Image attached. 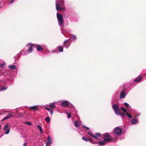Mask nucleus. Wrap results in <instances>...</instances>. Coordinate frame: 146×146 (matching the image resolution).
Segmentation results:
<instances>
[{
	"label": "nucleus",
	"mask_w": 146,
	"mask_h": 146,
	"mask_svg": "<svg viewBox=\"0 0 146 146\" xmlns=\"http://www.w3.org/2000/svg\"><path fill=\"white\" fill-rule=\"evenodd\" d=\"M56 9L57 11H64L65 10L64 0H56Z\"/></svg>",
	"instance_id": "1"
},
{
	"label": "nucleus",
	"mask_w": 146,
	"mask_h": 146,
	"mask_svg": "<svg viewBox=\"0 0 146 146\" xmlns=\"http://www.w3.org/2000/svg\"><path fill=\"white\" fill-rule=\"evenodd\" d=\"M104 140L106 142L108 143L111 141H115L117 139L115 137L113 136V134L110 136L108 133H106L104 134Z\"/></svg>",
	"instance_id": "2"
},
{
	"label": "nucleus",
	"mask_w": 146,
	"mask_h": 146,
	"mask_svg": "<svg viewBox=\"0 0 146 146\" xmlns=\"http://www.w3.org/2000/svg\"><path fill=\"white\" fill-rule=\"evenodd\" d=\"M57 17L59 25L61 27V29H62L64 24L63 17L62 15L59 14L57 12Z\"/></svg>",
	"instance_id": "3"
},
{
	"label": "nucleus",
	"mask_w": 146,
	"mask_h": 146,
	"mask_svg": "<svg viewBox=\"0 0 146 146\" xmlns=\"http://www.w3.org/2000/svg\"><path fill=\"white\" fill-rule=\"evenodd\" d=\"M122 131H123L121 128L119 127H117L114 129V132L115 134H113V135L114 137H115L117 139V137L115 135H121L122 134Z\"/></svg>",
	"instance_id": "4"
},
{
	"label": "nucleus",
	"mask_w": 146,
	"mask_h": 146,
	"mask_svg": "<svg viewBox=\"0 0 146 146\" xmlns=\"http://www.w3.org/2000/svg\"><path fill=\"white\" fill-rule=\"evenodd\" d=\"M88 133L94 139H98V137H100L101 135L100 133H96L94 134L92 132H88Z\"/></svg>",
	"instance_id": "5"
},
{
	"label": "nucleus",
	"mask_w": 146,
	"mask_h": 146,
	"mask_svg": "<svg viewBox=\"0 0 146 146\" xmlns=\"http://www.w3.org/2000/svg\"><path fill=\"white\" fill-rule=\"evenodd\" d=\"M10 125H9V123H7L4 127V130H7L6 131L5 134H8L10 132V129L9 128Z\"/></svg>",
	"instance_id": "6"
},
{
	"label": "nucleus",
	"mask_w": 146,
	"mask_h": 146,
	"mask_svg": "<svg viewBox=\"0 0 146 146\" xmlns=\"http://www.w3.org/2000/svg\"><path fill=\"white\" fill-rule=\"evenodd\" d=\"M70 104V103L69 101L66 100L62 103L61 105L64 107H67Z\"/></svg>",
	"instance_id": "7"
},
{
	"label": "nucleus",
	"mask_w": 146,
	"mask_h": 146,
	"mask_svg": "<svg viewBox=\"0 0 146 146\" xmlns=\"http://www.w3.org/2000/svg\"><path fill=\"white\" fill-rule=\"evenodd\" d=\"M68 40L69 39L67 40L64 42V46L67 48H68L70 45V44L69 43Z\"/></svg>",
	"instance_id": "8"
},
{
	"label": "nucleus",
	"mask_w": 146,
	"mask_h": 146,
	"mask_svg": "<svg viewBox=\"0 0 146 146\" xmlns=\"http://www.w3.org/2000/svg\"><path fill=\"white\" fill-rule=\"evenodd\" d=\"M126 95V94L125 91L123 90L120 92L119 98L120 99L124 98H125Z\"/></svg>",
	"instance_id": "9"
},
{
	"label": "nucleus",
	"mask_w": 146,
	"mask_h": 146,
	"mask_svg": "<svg viewBox=\"0 0 146 146\" xmlns=\"http://www.w3.org/2000/svg\"><path fill=\"white\" fill-rule=\"evenodd\" d=\"M47 142L46 143V146L48 145V144H51L52 143V139L50 136H48L47 139Z\"/></svg>",
	"instance_id": "10"
},
{
	"label": "nucleus",
	"mask_w": 146,
	"mask_h": 146,
	"mask_svg": "<svg viewBox=\"0 0 146 146\" xmlns=\"http://www.w3.org/2000/svg\"><path fill=\"white\" fill-rule=\"evenodd\" d=\"M143 77L141 76H139L135 79L133 81L135 82H139L141 80Z\"/></svg>",
	"instance_id": "11"
},
{
	"label": "nucleus",
	"mask_w": 146,
	"mask_h": 146,
	"mask_svg": "<svg viewBox=\"0 0 146 146\" xmlns=\"http://www.w3.org/2000/svg\"><path fill=\"white\" fill-rule=\"evenodd\" d=\"M113 100H112L111 104L112 105V108L113 110H117V109L119 108V107L118 105L114 104H113Z\"/></svg>",
	"instance_id": "12"
},
{
	"label": "nucleus",
	"mask_w": 146,
	"mask_h": 146,
	"mask_svg": "<svg viewBox=\"0 0 146 146\" xmlns=\"http://www.w3.org/2000/svg\"><path fill=\"white\" fill-rule=\"evenodd\" d=\"M35 47L36 48L37 51H41L43 49V48L38 44H35Z\"/></svg>",
	"instance_id": "13"
},
{
	"label": "nucleus",
	"mask_w": 146,
	"mask_h": 146,
	"mask_svg": "<svg viewBox=\"0 0 146 146\" xmlns=\"http://www.w3.org/2000/svg\"><path fill=\"white\" fill-rule=\"evenodd\" d=\"M33 49L32 47H29V49H28V50H27L26 51V53H27L26 54H25V53H24L23 55H26L30 53L31 52L33 51Z\"/></svg>",
	"instance_id": "14"
},
{
	"label": "nucleus",
	"mask_w": 146,
	"mask_h": 146,
	"mask_svg": "<svg viewBox=\"0 0 146 146\" xmlns=\"http://www.w3.org/2000/svg\"><path fill=\"white\" fill-rule=\"evenodd\" d=\"M131 124H134V125L138 123V120L136 118H133L131 119Z\"/></svg>",
	"instance_id": "15"
},
{
	"label": "nucleus",
	"mask_w": 146,
	"mask_h": 146,
	"mask_svg": "<svg viewBox=\"0 0 146 146\" xmlns=\"http://www.w3.org/2000/svg\"><path fill=\"white\" fill-rule=\"evenodd\" d=\"M13 116V115L11 114H9L6 117H5L2 120V121H3L5 120L9 119Z\"/></svg>",
	"instance_id": "16"
},
{
	"label": "nucleus",
	"mask_w": 146,
	"mask_h": 146,
	"mask_svg": "<svg viewBox=\"0 0 146 146\" xmlns=\"http://www.w3.org/2000/svg\"><path fill=\"white\" fill-rule=\"evenodd\" d=\"M56 103V102H53L52 103H50L49 104V107L54 109L55 108L56 106L55 105V104Z\"/></svg>",
	"instance_id": "17"
},
{
	"label": "nucleus",
	"mask_w": 146,
	"mask_h": 146,
	"mask_svg": "<svg viewBox=\"0 0 146 146\" xmlns=\"http://www.w3.org/2000/svg\"><path fill=\"white\" fill-rule=\"evenodd\" d=\"M106 142L104 140L99 141L98 143L100 145H104L106 144Z\"/></svg>",
	"instance_id": "18"
},
{
	"label": "nucleus",
	"mask_w": 146,
	"mask_h": 146,
	"mask_svg": "<svg viewBox=\"0 0 146 146\" xmlns=\"http://www.w3.org/2000/svg\"><path fill=\"white\" fill-rule=\"evenodd\" d=\"M8 68L10 69L15 70L17 69V67L16 66L12 65L9 66L8 67Z\"/></svg>",
	"instance_id": "19"
},
{
	"label": "nucleus",
	"mask_w": 146,
	"mask_h": 146,
	"mask_svg": "<svg viewBox=\"0 0 146 146\" xmlns=\"http://www.w3.org/2000/svg\"><path fill=\"white\" fill-rule=\"evenodd\" d=\"M44 108L48 110L51 115L53 114V111L51 109L47 107H45Z\"/></svg>",
	"instance_id": "20"
},
{
	"label": "nucleus",
	"mask_w": 146,
	"mask_h": 146,
	"mask_svg": "<svg viewBox=\"0 0 146 146\" xmlns=\"http://www.w3.org/2000/svg\"><path fill=\"white\" fill-rule=\"evenodd\" d=\"M31 106L29 107V108L30 109H32L34 111L38 109V108L37 107V106Z\"/></svg>",
	"instance_id": "21"
},
{
	"label": "nucleus",
	"mask_w": 146,
	"mask_h": 146,
	"mask_svg": "<svg viewBox=\"0 0 146 146\" xmlns=\"http://www.w3.org/2000/svg\"><path fill=\"white\" fill-rule=\"evenodd\" d=\"M114 112L116 114L118 115L120 114L121 113V110L119 108L117 109V110H114Z\"/></svg>",
	"instance_id": "22"
},
{
	"label": "nucleus",
	"mask_w": 146,
	"mask_h": 146,
	"mask_svg": "<svg viewBox=\"0 0 146 146\" xmlns=\"http://www.w3.org/2000/svg\"><path fill=\"white\" fill-rule=\"evenodd\" d=\"M141 115V113L140 112H135L134 113V115L136 118H137L138 117L140 116Z\"/></svg>",
	"instance_id": "23"
},
{
	"label": "nucleus",
	"mask_w": 146,
	"mask_h": 146,
	"mask_svg": "<svg viewBox=\"0 0 146 146\" xmlns=\"http://www.w3.org/2000/svg\"><path fill=\"white\" fill-rule=\"evenodd\" d=\"M70 40L71 41H75L76 39V36L74 35H72V36L70 37Z\"/></svg>",
	"instance_id": "24"
},
{
	"label": "nucleus",
	"mask_w": 146,
	"mask_h": 146,
	"mask_svg": "<svg viewBox=\"0 0 146 146\" xmlns=\"http://www.w3.org/2000/svg\"><path fill=\"white\" fill-rule=\"evenodd\" d=\"M74 125L76 126V127L78 128L80 125V124L79 122L78 121H76L74 123Z\"/></svg>",
	"instance_id": "25"
},
{
	"label": "nucleus",
	"mask_w": 146,
	"mask_h": 146,
	"mask_svg": "<svg viewBox=\"0 0 146 146\" xmlns=\"http://www.w3.org/2000/svg\"><path fill=\"white\" fill-rule=\"evenodd\" d=\"M82 139L83 140H84L86 141H89V140L90 139H88L87 137H82Z\"/></svg>",
	"instance_id": "26"
},
{
	"label": "nucleus",
	"mask_w": 146,
	"mask_h": 146,
	"mask_svg": "<svg viewBox=\"0 0 146 146\" xmlns=\"http://www.w3.org/2000/svg\"><path fill=\"white\" fill-rule=\"evenodd\" d=\"M45 120L47 122V123H50V119L49 116H47L45 119Z\"/></svg>",
	"instance_id": "27"
},
{
	"label": "nucleus",
	"mask_w": 146,
	"mask_h": 146,
	"mask_svg": "<svg viewBox=\"0 0 146 146\" xmlns=\"http://www.w3.org/2000/svg\"><path fill=\"white\" fill-rule=\"evenodd\" d=\"M7 88V87H0V91H4L6 90Z\"/></svg>",
	"instance_id": "28"
},
{
	"label": "nucleus",
	"mask_w": 146,
	"mask_h": 146,
	"mask_svg": "<svg viewBox=\"0 0 146 146\" xmlns=\"http://www.w3.org/2000/svg\"><path fill=\"white\" fill-rule=\"evenodd\" d=\"M58 49L60 52H62L63 51V48L60 46H58L57 47Z\"/></svg>",
	"instance_id": "29"
},
{
	"label": "nucleus",
	"mask_w": 146,
	"mask_h": 146,
	"mask_svg": "<svg viewBox=\"0 0 146 146\" xmlns=\"http://www.w3.org/2000/svg\"><path fill=\"white\" fill-rule=\"evenodd\" d=\"M37 127H38V128L40 130V132L42 133H43V131L41 127H40V125H37Z\"/></svg>",
	"instance_id": "30"
},
{
	"label": "nucleus",
	"mask_w": 146,
	"mask_h": 146,
	"mask_svg": "<svg viewBox=\"0 0 146 146\" xmlns=\"http://www.w3.org/2000/svg\"><path fill=\"white\" fill-rule=\"evenodd\" d=\"M126 116H127L128 117L130 118H131L132 117V116L131 115L128 113L127 112L126 114Z\"/></svg>",
	"instance_id": "31"
},
{
	"label": "nucleus",
	"mask_w": 146,
	"mask_h": 146,
	"mask_svg": "<svg viewBox=\"0 0 146 146\" xmlns=\"http://www.w3.org/2000/svg\"><path fill=\"white\" fill-rule=\"evenodd\" d=\"M35 44H34L31 43H29L28 44H27L26 46H32L33 47H35Z\"/></svg>",
	"instance_id": "32"
},
{
	"label": "nucleus",
	"mask_w": 146,
	"mask_h": 146,
	"mask_svg": "<svg viewBox=\"0 0 146 146\" xmlns=\"http://www.w3.org/2000/svg\"><path fill=\"white\" fill-rule=\"evenodd\" d=\"M127 112L126 111L125 112H123L121 114V115L122 117H123L124 116L126 115V114L127 113Z\"/></svg>",
	"instance_id": "33"
},
{
	"label": "nucleus",
	"mask_w": 146,
	"mask_h": 146,
	"mask_svg": "<svg viewBox=\"0 0 146 146\" xmlns=\"http://www.w3.org/2000/svg\"><path fill=\"white\" fill-rule=\"evenodd\" d=\"M89 141L90 143L93 144H96L97 143L96 142H95L93 140L91 139H90V140H89Z\"/></svg>",
	"instance_id": "34"
},
{
	"label": "nucleus",
	"mask_w": 146,
	"mask_h": 146,
	"mask_svg": "<svg viewBox=\"0 0 146 146\" xmlns=\"http://www.w3.org/2000/svg\"><path fill=\"white\" fill-rule=\"evenodd\" d=\"M5 65V63L4 62L3 64H0V68H3L4 67Z\"/></svg>",
	"instance_id": "35"
},
{
	"label": "nucleus",
	"mask_w": 146,
	"mask_h": 146,
	"mask_svg": "<svg viewBox=\"0 0 146 146\" xmlns=\"http://www.w3.org/2000/svg\"><path fill=\"white\" fill-rule=\"evenodd\" d=\"M121 110L123 112H125L127 111L126 110V109H125L124 108H123V107H121Z\"/></svg>",
	"instance_id": "36"
},
{
	"label": "nucleus",
	"mask_w": 146,
	"mask_h": 146,
	"mask_svg": "<svg viewBox=\"0 0 146 146\" xmlns=\"http://www.w3.org/2000/svg\"><path fill=\"white\" fill-rule=\"evenodd\" d=\"M15 0H9V4H11L14 2Z\"/></svg>",
	"instance_id": "37"
},
{
	"label": "nucleus",
	"mask_w": 146,
	"mask_h": 146,
	"mask_svg": "<svg viewBox=\"0 0 146 146\" xmlns=\"http://www.w3.org/2000/svg\"><path fill=\"white\" fill-rule=\"evenodd\" d=\"M25 123L26 124L29 125H31L32 124V123L31 122H29V121L26 122H25Z\"/></svg>",
	"instance_id": "38"
},
{
	"label": "nucleus",
	"mask_w": 146,
	"mask_h": 146,
	"mask_svg": "<svg viewBox=\"0 0 146 146\" xmlns=\"http://www.w3.org/2000/svg\"><path fill=\"white\" fill-rule=\"evenodd\" d=\"M82 126L84 128H85L87 131H88L89 130V128L88 127H86L83 125H82Z\"/></svg>",
	"instance_id": "39"
},
{
	"label": "nucleus",
	"mask_w": 146,
	"mask_h": 146,
	"mask_svg": "<svg viewBox=\"0 0 146 146\" xmlns=\"http://www.w3.org/2000/svg\"><path fill=\"white\" fill-rule=\"evenodd\" d=\"M123 104L127 107H129V105L127 103H124Z\"/></svg>",
	"instance_id": "40"
},
{
	"label": "nucleus",
	"mask_w": 146,
	"mask_h": 146,
	"mask_svg": "<svg viewBox=\"0 0 146 146\" xmlns=\"http://www.w3.org/2000/svg\"><path fill=\"white\" fill-rule=\"evenodd\" d=\"M66 113L68 114V118H70L71 117V115L70 114L67 113Z\"/></svg>",
	"instance_id": "41"
},
{
	"label": "nucleus",
	"mask_w": 146,
	"mask_h": 146,
	"mask_svg": "<svg viewBox=\"0 0 146 146\" xmlns=\"http://www.w3.org/2000/svg\"><path fill=\"white\" fill-rule=\"evenodd\" d=\"M27 143H25L23 144V146H26L27 145Z\"/></svg>",
	"instance_id": "42"
},
{
	"label": "nucleus",
	"mask_w": 146,
	"mask_h": 146,
	"mask_svg": "<svg viewBox=\"0 0 146 146\" xmlns=\"http://www.w3.org/2000/svg\"><path fill=\"white\" fill-rule=\"evenodd\" d=\"M1 125H0V130L1 129Z\"/></svg>",
	"instance_id": "43"
},
{
	"label": "nucleus",
	"mask_w": 146,
	"mask_h": 146,
	"mask_svg": "<svg viewBox=\"0 0 146 146\" xmlns=\"http://www.w3.org/2000/svg\"><path fill=\"white\" fill-rule=\"evenodd\" d=\"M52 52L53 53H54V51H52Z\"/></svg>",
	"instance_id": "44"
}]
</instances>
